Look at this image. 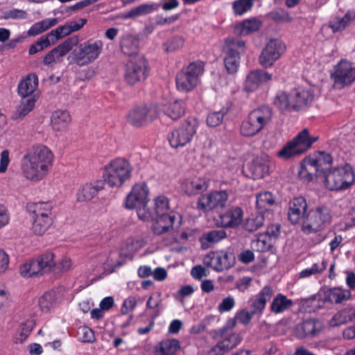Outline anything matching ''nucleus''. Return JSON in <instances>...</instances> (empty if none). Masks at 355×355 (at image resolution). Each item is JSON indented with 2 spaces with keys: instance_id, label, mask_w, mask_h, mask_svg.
I'll list each match as a JSON object with an SVG mask.
<instances>
[{
  "instance_id": "nucleus-1",
  "label": "nucleus",
  "mask_w": 355,
  "mask_h": 355,
  "mask_svg": "<svg viewBox=\"0 0 355 355\" xmlns=\"http://www.w3.org/2000/svg\"><path fill=\"white\" fill-rule=\"evenodd\" d=\"M53 158L52 151L47 147L42 145L31 147L22 159L23 175L33 182L42 180L51 168Z\"/></svg>"
},
{
  "instance_id": "nucleus-2",
  "label": "nucleus",
  "mask_w": 355,
  "mask_h": 355,
  "mask_svg": "<svg viewBox=\"0 0 355 355\" xmlns=\"http://www.w3.org/2000/svg\"><path fill=\"white\" fill-rule=\"evenodd\" d=\"M148 189L146 183L135 184L126 196L125 207L128 209H136L139 218L143 221H151L153 214L148 206Z\"/></svg>"
},
{
  "instance_id": "nucleus-3",
  "label": "nucleus",
  "mask_w": 355,
  "mask_h": 355,
  "mask_svg": "<svg viewBox=\"0 0 355 355\" xmlns=\"http://www.w3.org/2000/svg\"><path fill=\"white\" fill-rule=\"evenodd\" d=\"M132 169L127 159L121 157L113 159L104 166L103 181L110 187H120L130 179Z\"/></svg>"
},
{
  "instance_id": "nucleus-4",
  "label": "nucleus",
  "mask_w": 355,
  "mask_h": 355,
  "mask_svg": "<svg viewBox=\"0 0 355 355\" xmlns=\"http://www.w3.org/2000/svg\"><path fill=\"white\" fill-rule=\"evenodd\" d=\"M272 115V110L269 106L263 105L252 110L241 125V134L244 137L256 135L269 124Z\"/></svg>"
},
{
  "instance_id": "nucleus-5",
  "label": "nucleus",
  "mask_w": 355,
  "mask_h": 355,
  "mask_svg": "<svg viewBox=\"0 0 355 355\" xmlns=\"http://www.w3.org/2000/svg\"><path fill=\"white\" fill-rule=\"evenodd\" d=\"M332 157L330 154L324 152H318L313 157H309L304 161L299 171V175L306 181H311L313 179V173L320 177L324 175L331 171Z\"/></svg>"
},
{
  "instance_id": "nucleus-6",
  "label": "nucleus",
  "mask_w": 355,
  "mask_h": 355,
  "mask_svg": "<svg viewBox=\"0 0 355 355\" xmlns=\"http://www.w3.org/2000/svg\"><path fill=\"white\" fill-rule=\"evenodd\" d=\"M318 137H311L307 129L300 131L288 142L277 153L279 157L289 159L306 152L318 140Z\"/></svg>"
},
{
  "instance_id": "nucleus-7",
  "label": "nucleus",
  "mask_w": 355,
  "mask_h": 355,
  "mask_svg": "<svg viewBox=\"0 0 355 355\" xmlns=\"http://www.w3.org/2000/svg\"><path fill=\"white\" fill-rule=\"evenodd\" d=\"M355 175L352 167L347 164L343 167L334 168L323 176V184L329 191H342L353 184Z\"/></svg>"
},
{
  "instance_id": "nucleus-8",
  "label": "nucleus",
  "mask_w": 355,
  "mask_h": 355,
  "mask_svg": "<svg viewBox=\"0 0 355 355\" xmlns=\"http://www.w3.org/2000/svg\"><path fill=\"white\" fill-rule=\"evenodd\" d=\"M204 72L202 62L196 61L184 67L176 76V87L182 92L192 91L199 83L200 76Z\"/></svg>"
},
{
  "instance_id": "nucleus-9",
  "label": "nucleus",
  "mask_w": 355,
  "mask_h": 355,
  "mask_svg": "<svg viewBox=\"0 0 355 355\" xmlns=\"http://www.w3.org/2000/svg\"><path fill=\"white\" fill-rule=\"evenodd\" d=\"M103 44L101 40H88L79 44L71 53L72 61L79 67L94 62L102 53Z\"/></svg>"
},
{
  "instance_id": "nucleus-10",
  "label": "nucleus",
  "mask_w": 355,
  "mask_h": 355,
  "mask_svg": "<svg viewBox=\"0 0 355 355\" xmlns=\"http://www.w3.org/2000/svg\"><path fill=\"white\" fill-rule=\"evenodd\" d=\"M198 121L194 117H189L180 126L168 135V140L173 148L185 146L190 143L196 133Z\"/></svg>"
},
{
  "instance_id": "nucleus-11",
  "label": "nucleus",
  "mask_w": 355,
  "mask_h": 355,
  "mask_svg": "<svg viewBox=\"0 0 355 355\" xmlns=\"http://www.w3.org/2000/svg\"><path fill=\"white\" fill-rule=\"evenodd\" d=\"M223 49L225 68L229 73H234L240 64V55L245 52V42L238 37H228Z\"/></svg>"
},
{
  "instance_id": "nucleus-12",
  "label": "nucleus",
  "mask_w": 355,
  "mask_h": 355,
  "mask_svg": "<svg viewBox=\"0 0 355 355\" xmlns=\"http://www.w3.org/2000/svg\"><path fill=\"white\" fill-rule=\"evenodd\" d=\"M331 220L329 208L324 206L317 207L310 210L302 220V231L307 234L317 232L329 225Z\"/></svg>"
},
{
  "instance_id": "nucleus-13",
  "label": "nucleus",
  "mask_w": 355,
  "mask_h": 355,
  "mask_svg": "<svg viewBox=\"0 0 355 355\" xmlns=\"http://www.w3.org/2000/svg\"><path fill=\"white\" fill-rule=\"evenodd\" d=\"M148 75L147 61L142 56L130 60L125 66L124 80L130 85L144 81Z\"/></svg>"
},
{
  "instance_id": "nucleus-14",
  "label": "nucleus",
  "mask_w": 355,
  "mask_h": 355,
  "mask_svg": "<svg viewBox=\"0 0 355 355\" xmlns=\"http://www.w3.org/2000/svg\"><path fill=\"white\" fill-rule=\"evenodd\" d=\"M286 51L284 42L277 39H271L266 44L259 57V63L264 68L272 67Z\"/></svg>"
},
{
  "instance_id": "nucleus-15",
  "label": "nucleus",
  "mask_w": 355,
  "mask_h": 355,
  "mask_svg": "<svg viewBox=\"0 0 355 355\" xmlns=\"http://www.w3.org/2000/svg\"><path fill=\"white\" fill-rule=\"evenodd\" d=\"M331 77L334 86L343 88L355 80V67L347 60H341L334 68Z\"/></svg>"
},
{
  "instance_id": "nucleus-16",
  "label": "nucleus",
  "mask_w": 355,
  "mask_h": 355,
  "mask_svg": "<svg viewBox=\"0 0 355 355\" xmlns=\"http://www.w3.org/2000/svg\"><path fill=\"white\" fill-rule=\"evenodd\" d=\"M78 43V37H70L50 51L43 59L44 65L53 68L55 64L62 62L66 55L73 46Z\"/></svg>"
},
{
  "instance_id": "nucleus-17",
  "label": "nucleus",
  "mask_w": 355,
  "mask_h": 355,
  "mask_svg": "<svg viewBox=\"0 0 355 355\" xmlns=\"http://www.w3.org/2000/svg\"><path fill=\"white\" fill-rule=\"evenodd\" d=\"M227 198L228 194L225 191H216L200 196L197 206L199 209L207 211L218 207H224Z\"/></svg>"
},
{
  "instance_id": "nucleus-18",
  "label": "nucleus",
  "mask_w": 355,
  "mask_h": 355,
  "mask_svg": "<svg viewBox=\"0 0 355 355\" xmlns=\"http://www.w3.org/2000/svg\"><path fill=\"white\" fill-rule=\"evenodd\" d=\"M233 259V254L227 252H213L203 258V263L216 271H222L231 267Z\"/></svg>"
},
{
  "instance_id": "nucleus-19",
  "label": "nucleus",
  "mask_w": 355,
  "mask_h": 355,
  "mask_svg": "<svg viewBox=\"0 0 355 355\" xmlns=\"http://www.w3.org/2000/svg\"><path fill=\"white\" fill-rule=\"evenodd\" d=\"M273 294V288L270 286H265L257 295L249 300V308L257 315H262L267 302L271 299Z\"/></svg>"
},
{
  "instance_id": "nucleus-20",
  "label": "nucleus",
  "mask_w": 355,
  "mask_h": 355,
  "mask_svg": "<svg viewBox=\"0 0 355 355\" xmlns=\"http://www.w3.org/2000/svg\"><path fill=\"white\" fill-rule=\"evenodd\" d=\"M209 183V179L205 177L188 178L183 182L182 189L188 196H196L206 191Z\"/></svg>"
},
{
  "instance_id": "nucleus-21",
  "label": "nucleus",
  "mask_w": 355,
  "mask_h": 355,
  "mask_svg": "<svg viewBox=\"0 0 355 355\" xmlns=\"http://www.w3.org/2000/svg\"><path fill=\"white\" fill-rule=\"evenodd\" d=\"M350 297V292L340 288H333L327 290L324 293V297L320 299V296L315 295L313 302H318V306L322 307L324 302H329L331 304L341 303L347 300Z\"/></svg>"
},
{
  "instance_id": "nucleus-22",
  "label": "nucleus",
  "mask_w": 355,
  "mask_h": 355,
  "mask_svg": "<svg viewBox=\"0 0 355 355\" xmlns=\"http://www.w3.org/2000/svg\"><path fill=\"white\" fill-rule=\"evenodd\" d=\"M154 118L153 110L146 106H140L130 111L127 116V121L133 126L140 127L148 121H153Z\"/></svg>"
},
{
  "instance_id": "nucleus-23",
  "label": "nucleus",
  "mask_w": 355,
  "mask_h": 355,
  "mask_svg": "<svg viewBox=\"0 0 355 355\" xmlns=\"http://www.w3.org/2000/svg\"><path fill=\"white\" fill-rule=\"evenodd\" d=\"M307 203L304 198H294L289 202L288 217L293 224H297L305 218Z\"/></svg>"
},
{
  "instance_id": "nucleus-24",
  "label": "nucleus",
  "mask_w": 355,
  "mask_h": 355,
  "mask_svg": "<svg viewBox=\"0 0 355 355\" xmlns=\"http://www.w3.org/2000/svg\"><path fill=\"white\" fill-rule=\"evenodd\" d=\"M272 74L263 70H255L248 73L245 81V89L248 92L257 89L261 85L272 80Z\"/></svg>"
},
{
  "instance_id": "nucleus-25",
  "label": "nucleus",
  "mask_w": 355,
  "mask_h": 355,
  "mask_svg": "<svg viewBox=\"0 0 355 355\" xmlns=\"http://www.w3.org/2000/svg\"><path fill=\"white\" fill-rule=\"evenodd\" d=\"M241 342V337L238 334H232L219 341L208 353V355H225L236 347Z\"/></svg>"
},
{
  "instance_id": "nucleus-26",
  "label": "nucleus",
  "mask_w": 355,
  "mask_h": 355,
  "mask_svg": "<svg viewBox=\"0 0 355 355\" xmlns=\"http://www.w3.org/2000/svg\"><path fill=\"white\" fill-rule=\"evenodd\" d=\"M38 87V77L35 73H29L19 83L17 92L21 98L35 97L34 92Z\"/></svg>"
},
{
  "instance_id": "nucleus-27",
  "label": "nucleus",
  "mask_w": 355,
  "mask_h": 355,
  "mask_svg": "<svg viewBox=\"0 0 355 355\" xmlns=\"http://www.w3.org/2000/svg\"><path fill=\"white\" fill-rule=\"evenodd\" d=\"M322 325L320 322L314 319H309L298 324L295 327V334L297 338L315 336L320 331Z\"/></svg>"
},
{
  "instance_id": "nucleus-28",
  "label": "nucleus",
  "mask_w": 355,
  "mask_h": 355,
  "mask_svg": "<svg viewBox=\"0 0 355 355\" xmlns=\"http://www.w3.org/2000/svg\"><path fill=\"white\" fill-rule=\"evenodd\" d=\"M220 225L224 227H236L241 223L243 211L238 207H232L219 216Z\"/></svg>"
},
{
  "instance_id": "nucleus-29",
  "label": "nucleus",
  "mask_w": 355,
  "mask_h": 355,
  "mask_svg": "<svg viewBox=\"0 0 355 355\" xmlns=\"http://www.w3.org/2000/svg\"><path fill=\"white\" fill-rule=\"evenodd\" d=\"M272 166V162L267 155H261L253 160L250 171L254 179H260L268 175Z\"/></svg>"
},
{
  "instance_id": "nucleus-30",
  "label": "nucleus",
  "mask_w": 355,
  "mask_h": 355,
  "mask_svg": "<svg viewBox=\"0 0 355 355\" xmlns=\"http://www.w3.org/2000/svg\"><path fill=\"white\" fill-rule=\"evenodd\" d=\"M71 121V117L67 110H58L52 113L51 124L53 130L65 132Z\"/></svg>"
},
{
  "instance_id": "nucleus-31",
  "label": "nucleus",
  "mask_w": 355,
  "mask_h": 355,
  "mask_svg": "<svg viewBox=\"0 0 355 355\" xmlns=\"http://www.w3.org/2000/svg\"><path fill=\"white\" fill-rule=\"evenodd\" d=\"M153 223L152 230L157 235H161L167 232H173L174 214L155 216Z\"/></svg>"
},
{
  "instance_id": "nucleus-32",
  "label": "nucleus",
  "mask_w": 355,
  "mask_h": 355,
  "mask_svg": "<svg viewBox=\"0 0 355 355\" xmlns=\"http://www.w3.org/2000/svg\"><path fill=\"white\" fill-rule=\"evenodd\" d=\"M104 186L105 183L103 180L85 184L78 191V200L86 201L92 199L104 189Z\"/></svg>"
},
{
  "instance_id": "nucleus-33",
  "label": "nucleus",
  "mask_w": 355,
  "mask_h": 355,
  "mask_svg": "<svg viewBox=\"0 0 355 355\" xmlns=\"http://www.w3.org/2000/svg\"><path fill=\"white\" fill-rule=\"evenodd\" d=\"M295 103L292 90L288 92L280 91L274 98V105L282 111L297 110Z\"/></svg>"
},
{
  "instance_id": "nucleus-34",
  "label": "nucleus",
  "mask_w": 355,
  "mask_h": 355,
  "mask_svg": "<svg viewBox=\"0 0 355 355\" xmlns=\"http://www.w3.org/2000/svg\"><path fill=\"white\" fill-rule=\"evenodd\" d=\"M293 305L292 300L282 293H278L273 297L270 303V311L274 314H280L288 311Z\"/></svg>"
},
{
  "instance_id": "nucleus-35",
  "label": "nucleus",
  "mask_w": 355,
  "mask_h": 355,
  "mask_svg": "<svg viewBox=\"0 0 355 355\" xmlns=\"http://www.w3.org/2000/svg\"><path fill=\"white\" fill-rule=\"evenodd\" d=\"M28 209L31 213V217L52 218L53 206L49 202H38L28 205Z\"/></svg>"
},
{
  "instance_id": "nucleus-36",
  "label": "nucleus",
  "mask_w": 355,
  "mask_h": 355,
  "mask_svg": "<svg viewBox=\"0 0 355 355\" xmlns=\"http://www.w3.org/2000/svg\"><path fill=\"white\" fill-rule=\"evenodd\" d=\"M291 90L297 110L311 103L313 99V94L309 89L298 87Z\"/></svg>"
},
{
  "instance_id": "nucleus-37",
  "label": "nucleus",
  "mask_w": 355,
  "mask_h": 355,
  "mask_svg": "<svg viewBox=\"0 0 355 355\" xmlns=\"http://www.w3.org/2000/svg\"><path fill=\"white\" fill-rule=\"evenodd\" d=\"M226 236V232L223 230H214L204 233L200 238L201 247L203 249L209 248L225 239Z\"/></svg>"
},
{
  "instance_id": "nucleus-38",
  "label": "nucleus",
  "mask_w": 355,
  "mask_h": 355,
  "mask_svg": "<svg viewBox=\"0 0 355 355\" xmlns=\"http://www.w3.org/2000/svg\"><path fill=\"white\" fill-rule=\"evenodd\" d=\"M180 348L176 339H166L159 342L154 347L155 355H172Z\"/></svg>"
},
{
  "instance_id": "nucleus-39",
  "label": "nucleus",
  "mask_w": 355,
  "mask_h": 355,
  "mask_svg": "<svg viewBox=\"0 0 355 355\" xmlns=\"http://www.w3.org/2000/svg\"><path fill=\"white\" fill-rule=\"evenodd\" d=\"M120 47L123 54L133 55L139 51V40L135 36L126 34L121 40Z\"/></svg>"
},
{
  "instance_id": "nucleus-40",
  "label": "nucleus",
  "mask_w": 355,
  "mask_h": 355,
  "mask_svg": "<svg viewBox=\"0 0 355 355\" xmlns=\"http://www.w3.org/2000/svg\"><path fill=\"white\" fill-rule=\"evenodd\" d=\"M153 207H150L153 214V218L158 216L173 214L169 212L170 205L168 199L164 196H159L153 199Z\"/></svg>"
},
{
  "instance_id": "nucleus-41",
  "label": "nucleus",
  "mask_w": 355,
  "mask_h": 355,
  "mask_svg": "<svg viewBox=\"0 0 355 355\" xmlns=\"http://www.w3.org/2000/svg\"><path fill=\"white\" fill-rule=\"evenodd\" d=\"M58 21L57 18H47L40 21L35 23L28 31L29 36H35L47 31L50 28L55 26Z\"/></svg>"
},
{
  "instance_id": "nucleus-42",
  "label": "nucleus",
  "mask_w": 355,
  "mask_h": 355,
  "mask_svg": "<svg viewBox=\"0 0 355 355\" xmlns=\"http://www.w3.org/2000/svg\"><path fill=\"white\" fill-rule=\"evenodd\" d=\"M184 103L178 100L168 103L164 109L165 114L173 120L181 117L184 114Z\"/></svg>"
},
{
  "instance_id": "nucleus-43",
  "label": "nucleus",
  "mask_w": 355,
  "mask_h": 355,
  "mask_svg": "<svg viewBox=\"0 0 355 355\" xmlns=\"http://www.w3.org/2000/svg\"><path fill=\"white\" fill-rule=\"evenodd\" d=\"M19 272L24 277H31L43 274L37 259L30 260L21 265Z\"/></svg>"
},
{
  "instance_id": "nucleus-44",
  "label": "nucleus",
  "mask_w": 355,
  "mask_h": 355,
  "mask_svg": "<svg viewBox=\"0 0 355 355\" xmlns=\"http://www.w3.org/2000/svg\"><path fill=\"white\" fill-rule=\"evenodd\" d=\"M275 202V198L271 192L263 191L257 194V207L260 213L268 210Z\"/></svg>"
},
{
  "instance_id": "nucleus-45",
  "label": "nucleus",
  "mask_w": 355,
  "mask_h": 355,
  "mask_svg": "<svg viewBox=\"0 0 355 355\" xmlns=\"http://www.w3.org/2000/svg\"><path fill=\"white\" fill-rule=\"evenodd\" d=\"M264 221L262 213L252 214L245 220L243 228L249 232H255L263 226Z\"/></svg>"
},
{
  "instance_id": "nucleus-46",
  "label": "nucleus",
  "mask_w": 355,
  "mask_h": 355,
  "mask_svg": "<svg viewBox=\"0 0 355 355\" xmlns=\"http://www.w3.org/2000/svg\"><path fill=\"white\" fill-rule=\"evenodd\" d=\"M354 311L349 309H345L337 312L329 320V325L331 327H336L344 324L352 319Z\"/></svg>"
},
{
  "instance_id": "nucleus-47",
  "label": "nucleus",
  "mask_w": 355,
  "mask_h": 355,
  "mask_svg": "<svg viewBox=\"0 0 355 355\" xmlns=\"http://www.w3.org/2000/svg\"><path fill=\"white\" fill-rule=\"evenodd\" d=\"M32 232L38 236L43 235L53 223L52 218L32 217Z\"/></svg>"
},
{
  "instance_id": "nucleus-48",
  "label": "nucleus",
  "mask_w": 355,
  "mask_h": 355,
  "mask_svg": "<svg viewBox=\"0 0 355 355\" xmlns=\"http://www.w3.org/2000/svg\"><path fill=\"white\" fill-rule=\"evenodd\" d=\"M35 101V97L22 98L15 114V119L23 118L27 115L34 108Z\"/></svg>"
},
{
  "instance_id": "nucleus-49",
  "label": "nucleus",
  "mask_w": 355,
  "mask_h": 355,
  "mask_svg": "<svg viewBox=\"0 0 355 355\" xmlns=\"http://www.w3.org/2000/svg\"><path fill=\"white\" fill-rule=\"evenodd\" d=\"M355 19V11H348L342 18H336L331 22L330 27L334 32L343 30Z\"/></svg>"
},
{
  "instance_id": "nucleus-50",
  "label": "nucleus",
  "mask_w": 355,
  "mask_h": 355,
  "mask_svg": "<svg viewBox=\"0 0 355 355\" xmlns=\"http://www.w3.org/2000/svg\"><path fill=\"white\" fill-rule=\"evenodd\" d=\"M261 26V22L257 19H247L236 27V31L241 35H248L257 31Z\"/></svg>"
},
{
  "instance_id": "nucleus-51",
  "label": "nucleus",
  "mask_w": 355,
  "mask_h": 355,
  "mask_svg": "<svg viewBox=\"0 0 355 355\" xmlns=\"http://www.w3.org/2000/svg\"><path fill=\"white\" fill-rule=\"evenodd\" d=\"M272 246V239L263 234H259L257 239L252 242V247L258 252H266Z\"/></svg>"
},
{
  "instance_id": "nucleus-52",
  "label": "nucleus",
  "mask_w": 355,
  "mask_h": 355,
  "mask_svg": "<svg viewBox=\"0 0 355 355\" xmlns=\"http://www.w3.org/2000/svg\"><path fill=\"white\" fill-rule=\"evenodd\" d=\"M34 326L32 320H28L24 323H21L18 328L15 337V343H22L29 336Z\"/></svg>"
},
{
  "instance_id": "nucleus-53",
  "label": "nucleus",
  "mask_w": 355,
  "mask_h": 355,
  "mask_svg": "<svg viewBox=\"0 0 355 355\" xmlns=\"http://www.w3.org/2000/svg\"><path fill=\"white\" fill-rule=\"evenodd\" d=\"M54 43L55 40H52L51 35L47 34L41 37L35 43L33 44L29 48L28 53L30 55H33Z\"/></svg>"
},
{
  "instance_id": "nucleus-54",
  "label": "nucleus",
  "mask_w": 355,
  "mask_h": 355,
  "mask_svg": "<svg viewBox=\"0 0 355 355\" xmlns=\"http://www.w3.org/2000/svg\"><path fill=\"white\" fill-rule=\"evenodd\" d=\"M54 257V254L49 252L42 254L37 259L43 274L50 272L55 266Z\"/></svg>"
},
{
  "instance_id": "nucleus-55",
  "label": "nucleus",
  "mask_w": 355,
  "mask_h": 355,
  "mask_svg": "<svg viewBox=\"0 0 355 355\" xmlns=\"http://www.w3.org/2000/svg\"><path fill=\"white\" fill-rule=\"evenodd\" d=\"M327 268V262L322 260L320 262L315 263L311 268L304 269L300 274V278H307L312 275L322 273Z\"/></svg>"
},
{
  "instance_id": "nucleus-56",
  "label": "nucleus",
  "mask_w": 355,
  "mask_h": 355,
  "mask_svg": "<svg viewBox=\"0 0 355 355\" xmlns=\"http://www.w3.org/2000/svg\"><path fill=\"white\" fill-rule=\"evenodd\" d=\"M254 0H236L232 2V9L236 15H242L250 10Z\"/></svg>"
},
{
  "instance_id": "nucleus-57",
  "label": "nucleus",
  "mask_w": 355,
  "mask_h": 355,
  "mask_svg": "<svg viewBox=\"0 0 355 355\" xmlns=\"http://www.w3.org/2000/svg\"><path fill=\"white\" fill-rule=\"evenodd\" d=\"M227 108H223L220 111L213 112L207 117V124L210 127H216L220 125L223 121L224 116L227 113Z\"/></svg>"
},
{
  "instance_id": "nucleus-58",
  "label": "nucleus",
  "mask_w": 355,
  "mask_h": 355,
  "mask_svg": "<svg viewBox=\"0 0 355 355\" xmlns=\"http://www.w3.org/2000/svg\"><path fill=\"white\" fill-rule=\"evenodd\" d=\"M184 38L180 35H175L164 44L165 51L172 52L181 49L184 44Z\"/></svg>"
},
{
  "instance_id": "nucleus-59",
  "label": "nucleus",
  "mask_w": 355,
  "mask_h": 355,
  "mask_svg": "<svg viewBox=\"0 0 355 355\" xmlns=\"http://www.w3.org/2000/svg\"><path fill=\"white\" fill-rule=\"evenodd\" d=\"M71 33L69 24L58 26L56 29L51 31L49 33L52 40H55V42Z\"/></svg>"
},
{
  "instance_id": "nucleus-60",
  "label": "nucleus",
  "mask_w": 355,
  "mask_h": 355,
  "mask_svg": "<svg viewBox=\"0 0 355 355\" xmlns=\"http://www.w3.org/2000/svg\"><path fill=\"white\" fill-rule=\"evenodd\" d=\"M161 302V300L158 296H153L151 295L146 303V309L153 310V313L151 315L153 319H155L157 316L159 315V311L157 309Z\"/></svg>"
},
{
  "instance_id": "nucleus-61",
  "label": "nucleus",
  "mask_w": 355,
  "mask_h": 355,
  "mask_svg": "<svg viewBox=\"0 0 355 355\" xmlns=\"http://www.w3.org/2000/svg\"><path fill=\"white\" fill-rule=\"evenodd\" d=\"M234 306V298L232 296L229 295L223 299L222 302L218 305V310L220 313L227 312L232 310Z\"/></svg>"
},
{
  "instance_id": "nucleus-62",
  "label": "nucleus",
  "mask_w": 355,
  "mask_h": 355,
  "mask_svg": "<svg viewBox=\"0 0 355 355\" xmlns=\"http://www.w3.org/2000/svg\"><path fill=\"white\" fill-rule=\"evenodd\" d=\"M137 305V300L135 297L130 296L126 298L122 305L121 312L122 314L125 315L132 311Z\"/></svg>"
},
{
  "instance_id": "nucleus-63",
  "label": "nucleus",
  "mask_w": 355,
  "mask_h": 355,
  "mask_svg": "<svg viewBox=\"0 0 355 355\" xmlns=\"http://www.w3.org/2000/svg\"><path fill=\"white\" fill-rule=\"evenodd\" d=\"M51 293H44L39 300V305L42 311L47 312L52 307Z\"/></svg>"
},
{
  "instance_id": "nucleus-64",
  "label": "nucleus",
  "mask_w": 355,
  "mask_h": 355,
  "mask_svg": "<svg viewBox=\"0 0 355 355\" xmlns=\"http://www.w3.org/2000/svg\"><path fill=\"white\" fill-rule=\"evenodd\" d=\"M256 315L250 309L249 310H242L237 314V319L241 323L247 324Z\"/></svg>"
}]
</instances>
